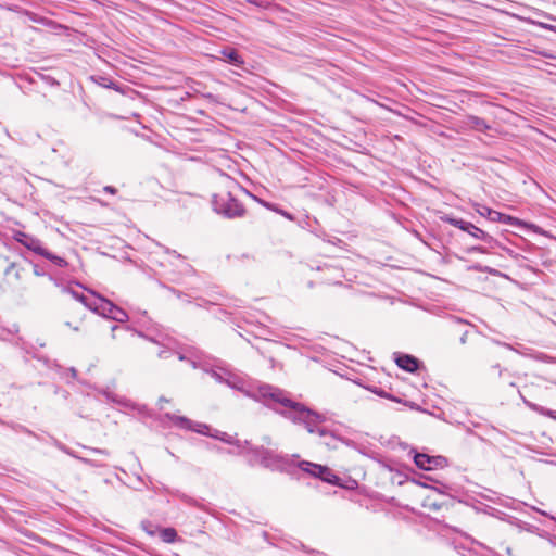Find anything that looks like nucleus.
Wrapping results in <instances>:
<instances>
[{"instance_id":"1","label":"nucleus","mask_w":556,"mask_h":556,"mask_svg":"<svg viewBox=\"0 0 556 556\" xmlns=\"http://www.w3.org/2000/svg\"><path fill=\"white\" fill-rule=\"evenodd\" d=\"M87 317V311L77 304L67 305L64 312L65 325L76 332L86 328Z\"/></svg>"},{"instance_id":"2","label":"nucleus","mask_w":556,"mask_h":556,"mask_svg":"<svg viewBox=\"0 0 556 556\" xmlns=\"http://www.w3.org/2000/svg\"><path fill=\"white\" fill-rule=\"evenodd\" d=\"M299 468L304 472H307L313 477L319 478L323 481L328 482L330 484L337 485L340 482V478L336 473H333V471L327 466L302 460L299 463Z\"/></svg>"},{"instance_id":"3","label":"nucleus","mask_w":556,"mask_h":556,"mask_svg":"<svg viewBox=\"0 0 556 556\" xmlns=\"http://www.w3.org/2000/svg\"><path fill=\"white\" fill-rule=\"evenodd\" d=\"M98 308L100 309V315L104 317L114 319L119 323H126L128 320L127 313L108 299H105V302H103L102 306Z\"/></svg>"},{"instance_id":"4","label":"nucleus","mask_w":556,"mask_h":556,"mask_svg":"<svg viewBox=\"0 0 556 556\" xmlns=\"http://www.w3.org/2000/svg\"><path fill=\"white\" fill-rule=\"evenodd\" d=\"M447 222L451 225L468 232L469 235H471L475 238L482 239L485 241L492 240V238L486 232H484L482 229L476 227L473 224H471L469 222H466L463 219H456V218H447Z\"/></svg>"},{"instance_id":"5","label":"nucleus","mask_w":556,"mask_h":556,"mask_svg":"<svg viewBox=\"0 0 556 556\" xmlns=\"http://www.w3.org/2000/svg\"><path fill=\"white\" fill-rule=\"evenodd\" d=\"M442 497V494L438 490L431 489L422 498V507L432 511H438L445 504Z\"/></svg>"},{"instance_id":"6","label":"nucleus","mask_w":556,"mask_h":556,"mask_svg":"<svg viewBox=\"0 0 556 556\" xmlns=\"http://www.w3.org/2000/svg\"><path fill=\"white\" fill-rule=\"evenodd\" d=\"M14 239L17 242L22 243L24 247H26L28 250H31L37 254L42 253V251H41L42 244L38 239H36L31 236H28L22 231H16L14 233Z\"/></svg>"},{"instance_id":"7","label":"nucleus","mask_w":556,"mask_h":556,"mask_svg":"<svg viewBox=\"0 0 556 556\" xmlns=\"http://www.w3.org/2000/svg\"><path fill=\"white\" fill-rule=\"evenodd\" d=\"M489 217H490V219L495 220V222H501V223L508 224L511 226H520V227L529 228V225L527 223L522 222L521 219L510 216V215L500 213L494 210H489Z\"/></svg>"},{"instance_id":"8","label":"nucleus","mask_w":556,"mask_h":556,"mask_svg":"<svg viewBox=\"0 0 556 556\" xmlns=\"http://www.w3.org/2000/svg\"><path fill=\"white\" fill-rule=\"evenodd\" d=\"M414 460L418 468L424 470H433L441 463V457H433L418 453L415 455Z\"/></svg>"},{"instance_id":"9","label":"nucleus","mask_w":556,"mask_h":556,"mask_svg":"<svg viewBox=\"0 0 556 556\" xmlns=\"http://www.w3.org/2000/svg\"><path fill=\"white\" fill-rule=\"evenodd\" d=\"M229 203L220 204L219 210L229 217L242 216L245 213V207L233 199H228Z\"/></svg>"},{"instance_id":"10","label":"nucleus","mask_w":556,"mask_h":556,"mask_svg":"<svg viewBox=\"0 0 556 556\" xmlns=\"http://www.w3.org/2000/svg\"><path fill=\"white\" fill-rule=\"evenodd\" d=\"M396 364L400 368H402L408 372H414L418 369L417 358H415L410 355H402V356L397 357Z\"/></svg>"},{"instance_id":"11","label":"nucleus","mask_w":556,"mask_h":556,"mask_svg":"<svg viewBox=\"0 0 556 556\" xmlns=\"http://www.w3.org/2000/svg\"><path fill=\"white\" fill-rule=\"evenodd\" d=\"M24 268L20 266V264L13 262L11 263L4 274L8 278H13L16 282L21 281L23 278Z\"/></svg>"},{"instance_id":"12","label":"nucleus","mask_w":556,"mask_h":556,"mask_svg":"<svg viewBox=\"0 0 556 556\" xmlns=\"http://www.w3.org/2000/svg\"><path fill=\"white\" fill-rule=\"evenodd\" d=\"M89 293L94 298V300H90L87 305V309H90L100 315V309L98 307L102 306L103 302H105V298L101 296L99 293L89 290Z\"/></svg>"},{"instance_id":"13","label":"nucleus","mask_w":556,"mask_h":556,"mask_svg":"<svg viewBox=\"0 0 556 556\" xmlns=\"http://www.w3.org/2000/svg\"><path fill=\"white\" fill-rule=\"evenodd\" d=\"M466 124L478 131H484L489 128L485 121L477 116H468Z\"/></svg>"},{"instance_id":"14","label":"nucleus","mask_w":556,"mask_h":556,"mask_svg":"<svg viewBox=\"0 0 556 556\" xmlns=\"http://www.w3.org/2000/svg\"><path fill=\"white\" fill-rule=\"evenodd\" d=\"M41 251H42V253H38L39 255L52 261L54 264L59 265L60 267H64L67 265L66 261L63 257L52 254L45 247L41 248Z\"/></svg>"},{"instance_id":"15","label":"nucleus","mask_w":556,"mask_h":556,"mask_svg":"<svg viewBox=\"0 0 556 556\" xmlns=\"http://www.w3.org/2000/svg\"><path fill=\"white\" fill-rule=\"evenodd\" d=\"M223 54L225 55L228 62L237 66H241L243 64V60L235 49L225 50L223 51Z\"/></svg>"},{"instance_id":"16","label":"nucleus","mask_w":556,"mask_h":556,"mask_svg":"<svg viewBox=\"0 0 556 556\" xmlns=\"http://www.w3.org/2000/svg\"><path fill=\"white\" fill-rule=\"evenodd\" d=\"M160 536L165 543H174L177 539V531L174 528H164L160 531Z\"/></svg>"},{"instance_id":"17","label":"nucleus","mask_w":556,"mask_h":556,"mask_svg":"<svg viewBox=\"0 0 556 556\" xmlns=\"http://www.w3.org/2000/svg\"><path fill=\"white\" fill-rule=\"evenodd\" d=\"M74 298L81 304L80 306L87 311V305H88V302L90 301V299L84 294H77V293H74Z\"/></svg>"},{"instance_id":"18","label":"nucleus","mask_w":556,"mask_h":556,"mask_svg":"<svg viewBox=\"0 0 556 556\" xmlns=\"http://www.w3.org/2000/svg\"><path fill=\"white\" fill-rule=\"evenodd\" d=\"M103 190L110 194H116L117 193V189L115 187H112V186H105L103 188Z\"/></svg>"},{"instance_id":"19","label":"nucleus","mask_w":556,"mask_h":556,"mask_svg":"<svg viewBox=\"0 0 556 556\" xmlns=\"http://www.w3.org/2000/svg\"><path fill=\"white\" fill-rule=\"evenodd\" d=\"M121 330H122V329H121L119 327H117V326L112 327V339H113V340H116V339H117L116 332H117V331H121Z\"/></svg>"},{"instance_id":"20","label":"nucleus","mask_w":556,"mask_h":556,"mask_svg":"<svg viewBox=\"0 0 556 556\" xmlns=\"http://www.w3.org/2000/svg\"><path fill=\"white\" fill-rule=\"evenodd\" d=\"M159 403H160V407L163 408V405L162 404H165V403H168V400L164 399V397H161L159 400Z\"/></svg>"},{"instance_id":"21","label":"nucleus","mask_w":556,"mask_h":556,"mask_svg":"<svg viewBox=\"0 0 556 556\" xmlns=\"http://www.w3.org/2000/svg\"><path fill=\"white\" fill-rule=\"evenodd\" d=\"M473 250L480 252V253H485V250L483 248H473Z\"/></svg>"}]
</instances>
